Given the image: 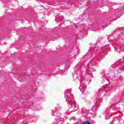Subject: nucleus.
Instances as JSON below:
<instances>
[{
  "instance_id": "1",
  "label": "nucleus",
  "mask_w": 124,
  "mask_h": 124,
  "mask_svg": "<svg viewBox=\"0 0 124 124\" xmlns=\"http://www.w3.org/2000/svg\"><path fill=\"white\" fill-rule=\"evenodd\" d=\"M82 124H92V123H91V122L89 121H87L84 122Z\"/></svg>"
}]
</instances>
